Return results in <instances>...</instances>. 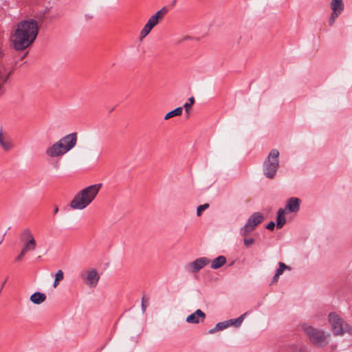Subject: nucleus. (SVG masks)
I'll return each mask as SVG.
<instances>
[{"label": "nucleus", "instance_id": "a19ab883", "mask_svg": "<svg viewBox=\"0 0 352 352\" xmlns=\"http://www.w3.org/2000/svg\"><path fill=\"white\" fill-rule=\"evenodd\" d=\"M1 88H2V85H1V84L0 83V91L1 90Z\"/></svg>", "mask_w": 352, "mask_h": 352}, {"label": "nucleus", "instance_id": "6ab92c4d", "mask_svg": "<svg viewBox=\"0 0 352 352\" xmlns=\"http://www.w3.org/2000/svg\"><path fill=\"white\" fill-rule=\"evenodd\" d=\"M331 8L333 11L338 10L342 12L344 9V3L342 0H332L331 2Z\"/></svg>", "mask_w": 352, "mask_h": 352}, {"label": "nucleus", "instance_id": "c85d7f7f", "mask_svg": "<svg viewBox=\"0 0 352 352\" xmlns=\"http://www.w3.org/2000/svg\"><path fill=\"white\" fill-rule=\"evenodd\" d=\"M275 227V223L274 221H270L267 226L266 228L270 230H273Z\"/></svg>", "mask_w": 352, "mask_h": 352}, {"label": "nucleus", "instance_id": "4468645a", "mask_svg": "<svg viewBox=\"0 0 352 352\" xmlns=\"http://www.w3.org/2000/svg\"><path fill=\"white\" fill-rule=\"evenodd\" d=\"M46 300V296L43 293L36 292L30 296L32 302L36 305H39Z\"/></svg>", "mask_w": 352, "mask_h": 352}, {"label": "nucleus", "instance_id": "58836bf2", "mask_svg": "<svg viewBox=\"0 0 352 352\" xmlns=\"http://www.w3.org/2000/svg\"><path fill=\"white\" fill-rule=\"evenodd\" d=\"M296 352H308V351H307L306 349H300L298 351H297Z\"/></svg>", "mask_w": 352, "mask_h": 352}, {"label": "nucleus", "instance_id": "20e7f679", "mask_svg": "<svg viewBox=\"0 0 352 352\" xmlns=\"http://www.w3.org/2000/svg\"><path fill=\"white\" fill-rule=\"evenodd\" d=\"M328 320L334 335L352 334V327L337 313L331 312L328 316Z\"/></svg>", "mask_w": 352, "mask_h": 352}, {"label": "nucleus", "instance_id": "c9c22d12", "mask_svg": "<svg viewBox=\"0 0 352 352\" xmlns=\"http://www.w3.org/2000/svg\"><path fill=\"white\" fill-rule=\"evenodd\" d=\"M60 280H57L56 278L54 280V284H53V286L54 287H56L59 283Z\"/></svg>", "mask_w": 352, "mask_h": 352}, {"label": "nucleus", "instance_id": "ddd939ff", "mask_svg": "<svg viewBox=\"0 0 352 352\" xmlns=\"http://www.w3.org/2000/svg\"><path fill=\"white\" fill-rule=\"evenodd\" d=\"M300 202V201L298 198H289L287 201L286 209H287L290 212H296L299 210Z\"/></svg>", "mask_w": 352, "mask_h": 352}, {"label": "nucleus", "instance_id": "4be33fe9", "mask_svg": "<svg viewBox=\"0 0 352 352\" xmlns=\"http://www.w3.org/2000/svg\"><path fill=\"white\" fill-rule=\"evenodd\" d=\"M290 270V267L286 265L284 263L280 262L278 263V268L276 270V273L280 276L285 270Z\"/></svg>", "mask_w": 352, "mask_h": 352}, {"label": "nucleus", "instance_id": "9d476101", "mask_svg": "<svg viewBox=\"0 0 352 352\" xmlns=\"http://www.w3.org/2000/svg\"><path fill=\"white\" fill-rule=\"evenodd\" d=\"M209 263L210 260L206 257L199 258L189 263L188 270L192 273H197Z\"/></svg>", "mask_w": 352, "mask_h": 352}, {"label": "nucleus", "instance_id": "39448f33", "mask_svg": "<svg viewBox=\"0 0 352 352\" xmlns=\"http://www.w3.org/2000/svg\"><path fill=\"white\" fill-rule=\"evenodd\" d=\"M278 156L279 151L277 149H272L269 153L267 158L264 162V174L269 179H273L276 175L279 167Z\"/></svg>", "mask_w": 352, "mask_h": 352}, {"label": "nucleus", "instance_id": "393cba45", "mask_svg": "<svg viewBox=\"0 0 352 352\" xmlns=\"http://www.w3.org/2000/svg\"><path fill=\"white\" fill-rule=\"evenodd\" d=\"M28 252H29V251L27 250H25L24 248H22L20 254L16 258V261H21Z\"/></svg>", "mask_w": 352, "mask_h": 352}, {"label": "nucleus", "instance_id": "f03ea898", "mask_svg": "<svg viewBox=\"0 0 352 352\" xmlns=\"http://www.w3.org/2000/svg\"><path fill=\"white\" fill-rule=\"evenodd\" d=\"M102 185V184L91 185L79 191L71 201L70 207L74 210L85 208L97 196Z\"/></svg>", "mask_w": 352, "mask_h": 352}, {"label": "nucleus", "instance_id": "aec40b11", "mask_svg": "<svg viewBox=\"0 0 352 352\" xmlns=\"http://www.w3.org/2000/svg\"><path fill=\"white\" fill-rule=\"evenodd\" d=\"M183 108L182 107H179L176 109H175L173 111H170L168 113L166 114L164 119L168 120L174 116H180L182 113Z\"/></svg>", "mask_w": 352, "mask_h": 352}, {"label": "nucleus", "instance_id": "f704fd0d", "mask_svg": "<svg viewBox=\"0 0 352 352\" xmlns=\"http://www.w3.org/2000/svg\"><path fill=\"white\" fill-rule=\"evenodd\" d=\"M335 20H336L335 19L330 17L329 21V25L331 26L333 24V23L335 22Z\"/></svg>", "mask_w": 352, "mask_h": 352}, {"label": "nucleus", "instance_id": "9b49d317", "mask_svg": "<svg viewBox=\"0 0 352 352\" xmlns=\"http://www.w3.org/2000/svg\"><path fill=\"white\" fill-rule=\"evenodd\" d=\"M100 279V276L95 269L87 272L86 276L83 278L85 283L90 287H96Z\"/></svg>", "mask_w": 352, "mask_h": 352}, {"label": "nucleus", "instance_id": "c756f323", "mask_svg": "<svg viewBox=\"0 0 352 352\" xmlns=\"http://www.w3.org/2000/svg\"><path fill=\"white\" fill-rule=\"evenodd\" d=\"M191 106L192 105L190 104H188V102H186V103L184 104V108L185 109V111L186 113H189V111H190V109L191 108Z\"/></svg>", "mask_w": 352, "mask_h": 352}, {"label": "nucleus", "instance_id": "b1692460", "mask_svg": "<svg viewBox=\"0 0 352 352\" xmlns=\"http://www.w3.org/2000/svg\"><path fill=\"white\" fill-rule=\"evenodd\" d=\"M244 245L246 248H250L255 242V240L253 238H248L247 236H244Z\"/></svg>", "mask_w": 352, "mask_h": 352}, {"label": "nucleus", "instance_id": "473e14b6", "mask_svg": "<svg viewBox=\"0 0 352 352\" xmlns=\"http://www.w3.org/2000/svg\"><path fill=\"white\" fill-rule=\"evenodd\" d=\"M188 100H189L188 104H190L191 105H192V104L195 103V98H194V97H192H192H190V98L188 99Z\"/></svg>", "mask_w": 352, "mask_h": 352}, {"label": "nucleus", "instance_id": "6e6552de", "mask_svg": "<svg viewBox=\"0 0 352 352\" xmlns=\"http://www.w3.org/2000/svg\"><path fill=\"white\" fill-rule=\"evenodd\" d=\"M263 219L264 217L261 212H256L253 213L249 217L245 225L241 228L240 234L243 236H247L258 225L263 222Z\"/></svg>", "mask_w": 352, "mask_h": 352}, {"label": "nucleus", "instance_id": "a211bd4d", "mask_svg": "<svg viewBox=\"0 0 352 352\" xmlns=\"http://www.w3.org/2000/svg\"><path fill=\"white\" fill-rule=\"evenodd\" d=\"M229 322V320L219 322L213 329H210L208 333L212 334L217 331L223 330L230 326Z\"/></svg>", "mask_w": 352, "mask_h": 352}, {"label": "nucleus", "instance_id": "2f4dec72", "mask_svg": "<svg viewBox=\"0 0 352 352\" xmlns=\"http://www.w3.org/2000/svg\"><path fill=\"white\" fill-rule=\"evenodd\" d=\"M279 275L275 273L274 276L272 278V283H276L279 278Z\"/></svg>", "mask_w": 352, "mask_h": 352}, {"label": "nucleus", "instance_id": "7ed1b4c3", "mask_svg": "<svg viewBox=\"0 0 352 352\" xmlns=\"http://www.w3.org/2000/svg\"><path fill=\"white\" fill-rule=\"evenodd\" d=\"M77 142V133H72L64 136L46 150V154L51 157H60L73 148Z\"/></svg>", "mask_w": 352, "mask_h": 352}, {"label": "nucleus", "instance_id": "4c0bfd02", "mask_svg": "<svg viewBox=\"0 0 352 352\" xmlns=\"http://www.w3.org/2000/svg\"><path fill=\"white\" fill-rule=\"evenodd\" d=\"M3 56V52L1 46L0 45V58H1Z\"/></svg>", "mask_w": 352, "mask_h": 352}, {"label": "nucleus", "instance_id": "dca6fc26", "mask_svg": "<svg viewBox=\"0 0 352 352\" xmlns=\"http://www.w3.org/2000/svg\"><path fill=\"white\" fill-rule=\"evenodd\" d=\"M0 144L5 151H9L13 146L12 141L8 138L4 137L2 133H0Z\"/></svg>", "mask_w": 352, "mask_h": 352}, {"label": "nucleus", "instance_id": "f8f14e48", "mask_svg": "<svg viewBox=\"0 0 352 352\" xmlns=\"http://www.w3.org/2000/svg\"><path fill=\"white\" fill-rule=\"evenodd\" d=\"M206 319V314L201 309H197L194 313L186 318V322L190 324H198L199 322H204Z\"/></svg>", "mask_w": 352, "mask_h": 352}, {"label": "nucleus", "instance_id": "5701e85b", "mask_svg": "<svg viewBox=\"0 0 352 352\" xmlns=\"http://www.w3.org/2000/svg\"><path fill=\"white\" fill-rule=\"evenodd\" d=\"M208 208H209V204H204L203 205H200L197 208V215L198 217L201 216L202 212L204 210H205L206 209Z\"/></svg>", "mask_w": 352, "mask_h": 352}, {"label": "nucleus", "instance_id": "2eb2a0df", "mask_svg": "<svg viewBox=\"0 0 352 352\" xmlns=\"http://www.w3.org/2000/svg\"><path fill=\"white\" fill-rule=\"evenodd\" d=\"M286 223V219L285 217V210L282 208L278 209L277 212L276 218V227L277 228H281Z\"/></svg>", "mask_w": 352, "mask_h": 352}, {"label": "nucleus", "instance_id": "a878e982", "mask_svg": "<svg viewBox=\"0 0 352 352\" xmlns=\"http://www.w3.org/2000/svg\"><path fill=\"white\" fill-rule=\"evenodd\" d=\"M28 252H29V251L27 250H25L24 248H22L20 254L16 258V261H21Z\"/></svg>", "mask_w": 352, "mask_h": 352}, {"label": "nucleus", "instance_id": "f3484780", "mask_svg": "<svg viewBox=\"0 0 352 352\" xmlns=\"http://www.w3.org/2000/svg\"><path fill=\"white\" fill-rule=\"evenodd\" d=\"M226 262V258L224 256H219L214 258L211 263V268L218 269L223 266Z\"/></svg>", "mask_w": 352, "mask_h": 352}, {"label": "nucleus", "instance_id": "1a4fd4ad", "mask_svg": "<svg viewBox=\"0 0 352 352\" xmlns=\"http://www.w3.org/2000/svg\"><path fill=\"white\" fill-rule=\"evenodd\" d=\"M21 241L23 243V248L28 251H34L36 248V242L29 229L23 231L20 236Z\"/></svg>", "mask_w": 352, "mask_h": 352}, {"label": "nucleus", "instance_id": "e433bc0d", "mask_svg": "<svg viewBox=\"0 0 352 352\" xmlns=\"http://www.w3.org/2000/svg\"><path fill=\"white\" fill-rule=\"evenodd\" d=\"M6 280H7V279H6V280L2 283L1 286V289H0V292H1V290L3 289V288L4 285H5L6 283Z\"/></svg>", "mask_w": 352, "mask_h": 352}, {"label": "nucleus", "instance_id": "bb28decb", "mask_svg": "<svg viewBox=\"0 0 352 352\" xmlns=\"http://www.w3.org/2000/svg\"><path fill=\"white\" fill-rule=\"evenodd\" d=\"M64 278L63 272L62 270H58L56 274H55V278L57 280H62Z\"/></svg>", "mask_w": 352, "mask_h": 352}, {"label": "nucleus", "instance_id": "ea45409f", "mask_svg": "<svg viewBox=\"0 0 352 352\" xmlns=\"http://www.w3.org/2000/svg\"><path fill=\"white\" fill-rule=\"evenodd\" d=\"M58 212V208L56 206L54 210V213L56 214Z\"/></svg>", "mask_w": 352, "mask_h": 352}, {"label": "nucleus", "instance_id": "7c9ffc66", "mask_svg": "<svg viewBox=\"0 0 352 352\" xmlns=\"http://www.w3.org/2000/svg\"><path fill=\"white\" fill-rule=\"evenodd\" d=\"M146 302L144 300V298L143 297L142 299V309L144 312L146 311Z\"/></svg>", "mask_w": 352, "mask_h": 352}, {"label": "nucleus", "instance_id": "cd10ccee", "mask_svg": "<svg viewBox=\"0 0 352 352\" xmlns=\"http://www.w3.org/2000/svg\"><path fill=\"white\" fill-rule=\"evenodd\" d=\"M341 12H342L338 10L333 11L330 17L336 19L339 16V14H341Z\"/></svg>", "mask_w": 352, "mask_h": 352}, {"label": "nucleus", "instance_id": "412c9836", "mask_svg": "<svg viewBox=\"0 0 352 352\" xmlns=\"http://www.w3.org/2000/svg\"><path fill=\"white\" fill-rule=\"evenodd\" d=\"M247 313H245L243 314V315H241V316H239V318H237L236 319H231V320H229V323H230V325L232 326H234L236 327H239L241 323L243 322L244 318H245V316H246Z\"/></svg>", "mask_w": 352, "mask_h": 352}, {"label": "nucleus", "instance_id": "72a5a7b5", "mask_svg": "<svg viewBox=\"0 0 352 352\" xmlns=\"http://www.w3.org/2000/svg\"><path fill=\"white\" fill-rule=\"evenodd\" d=\"M12 74V71H10V72L7 74V76L4 78V79H3V82H6V81L8 80V78H9V77H10V74Z\"/></svg>", "mask_w": 352, "mask_h": 352}, {"label": "nucleus", "instance_id": "0eeeda50", "mask_svg": "<svg viewBox=\"0 0 352 352\" xmlns=\"http://www.w3.org/2000/svg\"><path fill=\"white\" fill-rule=\"evenodd\" d=\"M168 13V8L163 7L161 10L157 11L155 14L151 16L147 23L144 26L143 29L140 32V38H143L146 37L151 31V30L157 25L160 21H162L164 16Z\"/></svg>", "mask_w": 352, "mask_h": 352}, {"label": "nucleus", "instance_id": "423d86ee", "mask_svg": "<svg viewBox=\"0 0 352 352\" xmlns=\"http://www.w3.org/2000/svg\"><path fill=\"white\" fill-rule=\"evenodd\" d=\"M302 329L314 344L317 346H323L325 344V340L327 335H325L324 331L314 328L307 324H302Z\"/></svg>", "mask_w": 352, "mask_h": 352}, {"label": "nucleus", "instance_id": "f257e3e1", "mask_svg": "<svg viewBox=\"0 0 352 352\" xmlns=\"http://www.w3.org/2000/svg\"><path fill=\"white\" fill-rule=\"evenodd\" d=\"M38 33V25L36 20H23L18 23L10 35V41L14 50L22 51L30 47Z\"/></svg>", "mask_w": 352, "mask_h": 352}]
</instances>
